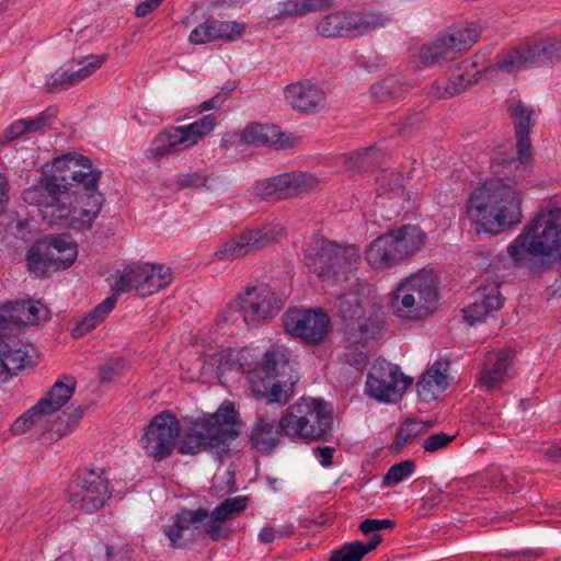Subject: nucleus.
<instances>
[{
  "label": "nucleus",
  "mask_w": 561,
  "mask_h": 561,
  "mask_svg": "<svg viewBox=\"0 0 561 561\" xmlns=\"http://www.w3.org/2000/svg\"><path fill=\"white\" fill-rule=\"evenodd\" d=\"M402 92V84L396 77L387 78L371 87V95L378 102L398 98Z\"/></svg>",
  "instance_id": "nucleus-44"
},
{
  "label": "nucleus",
  "mask_w": 561,
  "mask_h": 561,
  "mask_svg": "<svg viewBox=\"0 0 561 561\" xmlns=\"http://www.w3.org/2000/svg\"><path fill=\"white\" fill-rule=\"evenodd\" d=\"M172 277L171 268L163 264L134 263L117 271L107 280L112 295L116 297L129 291L148 297L170 285Z\"/></svg>",
  "instance_id": "nucleus-10"
},
{
  "label": "nucleus",
  "mask_w": 561,
  "mask_h": 561,
  "mask_svg": "<svg viewBox=\"0 0 561 561\" xmlns=\"http://www.w3.org/2000/svg\"><path fill=\"white\" fill-rule=\"evenodd\" d=\"M284 328L287 333L299 337L310 345L320 344L325 340L331 328L329 316L321 310H288L284 316Z\"/></svg>",
  "instance_id": "nucleus-19"
},
{
  "label": "nucleus",
  "mask_w": 561,
  "mask_h": 561,
  "mask_svg": "<svg viewBox=\"0 0 561 561\" xmlns=\"http://www.w3.org/2000/svg\"><path fill=\"white\" fill-rule=\"evenodd\" d=\"M503 304L499 283L488 282L478 289V299L463 309V317L470 324L482 322L491 312L501 309Z\"/></svg>",
  "instance_id": "nucleus-26"
},
{
  "label": "nucleus",
  "mask_w": 561,
  "mask_h": 561,
  "mask_svg": "<svg viewBox=\"0 0 561 561\" xmlns=\"http://www.w3.org/2000/svg\"><path fill=\"white\" fill-rule=\"evenodd\" d=\"M112 491L105 470L92 469L72 481L68 500L75 510L92 514L106 504Z\"/></svg>",
  "instance_id": "nucleus-14"
},
{
  "label": "nucleus",
  "mask_w": 561,
  "mask_h": 561,
  "mask_svg": "<svg viewBox=\"0 0 561 561\" xmlns=\"http://www.w3.org/2000/svg\"><path fill=\"white\" fill-rule=\"evenodd\" d=\"M162 0H145L140 2L135 10V14L137 18H145L150 14L153 10H156Z\"/></svg>",
  "instance_id": "nucleus-62"
},
{
  "label": "nucleus",
  "mask_w": 561,
  "mask_h": 561,
  "mask_svg": "<svg viewBox=\"0 0 561 561\" xmlns=\"http://www.w3.org/2000/svg\"><path fill=\"white\" fill-rule=\"evenodd\" d=\"M508 112L515 128L517 158H494L491 162L494 178L472 192L467 206L469 217L490 233L520 222L522 197L515 185L528 175L531 159L533 110L517 102Z\"/></svg>",
  "instance_id": "nucleus-2"
},
{
  "label": "nucleus",
  "mask_w": 561,
  "mask_h": 561,
  "mask_svg": "<svg viewBox=\"0 0 561 561\" xmlns=\"http://www.w3.org/2000/svg\"><path fill=\"white\" fill-rule=\"evenodd\" d=\"M423 243L421 229L407 225L375 239L366 251V260L375 270L388 268L415 254Z\"/></svg>",
  "instance_id": "nucleus-9"
},
{
  "label": "nucleus",
  "mask_w": 561,
  "mask_h": 561,
  "mask_svg": "<svg viewBox=\"0 0 561 561\" xmlns=\"http://www.w3.org/2000/svg\"><path fill=\"white\" fill-rule=\"evenodd\" d=\"M75 62L71 61L50 75L47 80V88L50 92L65 91L76 85L72 75V64Z\"/></svg>",
  "instance_id": "nucleus-45"
},
{
  "label": "nucleus",
  "mask_w": 561,
  "mask_h": 561,
  "mask_svg": "<svg viewBox=\"0 0 561 561\" xmlns=\"http://www.w3.org/2000/svg\"><path fill=\"white\" fill-rule=\"evenodd\" d=\"M277 201L290 198L309 192L318 185V180L310 173H285L274 176Z\"/></svg>",
  "instance_id": "nucleus-30"
},
{
  "label": "nucleus",
  "mask_w": 561,
  "mask_h": 561,
  "mask_svg": "<svg viewBox=\"0 0 561 561\" xmlns=\"http://www.w3.org/2000/svg\"><path fill=\"white\" fill-rule=\"evenodd\" d=\"M239 314H241L240 307H236L233 300L217 314V321L218 323H233L238 320Z\"/></svg>",
  "instance_id": "nucleus-59"
},
{
  "label": "nucleus",
  "mask_w": 561,
  "mask_h": 561,
  "mask_svg": "<svg viewBox=\"0 0 561 561\" xmlns=\"http://www.w3.org/2000/svg\"><path fill=\"white\" fill-rule=\"evenodd\" d=\"M47 414L37 408V403L18 417L11 425V432L14 435L24 434L33 426L41 423L42 419Z\"/></svg>",
  "instance_id": "nucleus-47"
},
{
  "label": "nucleus",
  "mask_w": 561,
  "mask_h": 561,
  "mask_svg": "<svg viewBox=\"0 0 561 561\" xmlns=\"http://www.w3.org/2000/svg\"><path fill=\"white\" fill-rule=\"evenodd\" d=\"M454 435H448L444 432L433 434L424 440L423 449L431 454L436 453L447 447L454 440Z\"/></svg>",
  "instance_id": "nucleus-54"
},
{
  "label": "nucleus",
  "mask_w": 561,
  "mask_h": 561,
  "mask_svg": "<svg viewBox=\"0 0 561 561\" xmlns=\"http://www.w3.org/2000/svg\"><path fill=\"white\" fill-rule=\"evenodd\" d=\"M480 35V28L473 23L468 24L462 28H458L450 34H446L456 53L468 50L478 42Z\"/></svg>",
  "instance_id": "nucleus-39"
},
{
  "label": "nucleus",
  "mask_w": 561,
  "mask_h": 561,
  "mask_svg": "<svg viewBox=\"0 0 561 561\" xmlns=\"http://www.w3.org/2000/svg\"><path fill=\"white\" fill-rule=\"evenodd\" d=\"M507 253L516 267L539 273L543 263L536 257L561 260V208L541 210L508 245Z\"/></svg>",
  "instance_id": "nucleus-4"
},
{
  "label": "nucleus",
  "mask_w": 561,
  "mask_h": 561,
  "mask_svg": "<svg viewBox=\"0 0 561 561\" xmlns=\"http://www.w3.org/2000/svg\"><path fill=\"white\" fill-rule=\"evenodd\" d=\"M387 19L375 12L335 11L323 15L316 25L325 38L363 36L386 24Z\"/></svg>",
  "instance_id": "nucleus-13"
},
{
  "label": "nucleus",
  "mask_w": 561,
  "mask_h": 561,
  "mask_svg": "<svg viewBox=\"0 0 561 561\" xmlns=\"http://www.w3.org/2000/svg\"><path fill=\"white\" fill-rule=\"evenodd\" d=\"M335 453L334 447L330 446H318L313 448V455L320 462V465L324 468H328L332 465L333 455Z\"/></svg>",
  "instance_id": "nucleus-58"
},
{
  "label": "nucleus",
  "mask_w": 561,
  "mask_h": 561,
  "mask_svg": "<svg viewBox=\"0 0 561 561\" xmlns=\"http://www.w3.org/2000/svg\"><path fill=\"white\" fill-rule=\"evenodd\" d=\"M49 253L55 256L57 267H69L77 257V247L67 236H57L47 245Z\"/></svg>",
  "instance_id": "nucleus-38"
},
{
  "label": "nucleus",
  "mask_w": 561,
  "mask_h": 561,
  "mask_svg": "<svg viewBox=\"0 0 561 561\" xmlns=\"http://www.w3.org/2000/svg\"><path fill=\"white\" fill-rule=\"evenodd\" d=\"M437 287L435 277L420 271L403 279L392 293L390 309L403 320L416 321L431 314L436 308Z\"/></svg>",
  "instance_id": "nucleus-6"
},
{
  "label": "nucleus",
  "mask_w": 561,
  "mask_h": 561,
  "mask_svg": "<svg viewBox=\"0 0 561 561\" xmlns=\"http://www.w3.org/2000/svg\"><path fill=\"white\" fill-rule=\"evenodd\" d=\"M416 469V465L411 459L402 460L398 463L392 465L382 479V484L385 486L397 485L400 482L407 480L411 477Z\"/></svg>",
  "instance_id": "nucleus-43"
},
{
  "label": "nucleus",
  "mask_w": 561,
  "mask_h": 561,
  "mask_svg": "<svg viewBox=\"0 0 561 561\" xmlns=\"http://www.w3.org/2000/svg\"><path fill=\"white\" fill-rule=\"evenodd\" d=\"M449 360L438 359L426 369L417 381V394L424 402L434 401L449 386Z\"/></svg>",
  "instance_id": "nucleus-27"
},
{
  "label": "nucleus",
  "mask_w": 561,
  "mask_h": 561,
  "mask_svg": "<svg viewBox=\"0 0 561 561\" xmlns=\"http://www.w3.org/2000/svg\"><path fill=\"white\" fill-rule=\"evenodd\" d=\"M252 351L243 347L238 353V363L242 371L248 374L253 397L266 403H287L298 381L297 363L291 352L283 345H273L264 353L263 359L251 368L248 358L252 357Z\"/></svg>",
  "instance_id": "nucleus-3"
},
{
  "label": "nucleus",
  "mask_w": 561,
  "mask_h": 561,
  "mask_svg": "<svg viewBox=\"0 0 561 561\" xmlns=\"http://www.w3.org/2000/svg\"><path fill=\"white\" fill-rule=\"evenodd\" d=\"M393 526L394 522L391 519H364L359 524V530L364 535L373 534V537L367 542L352 541L344 543L340 549L332 551L329 561H362L367 553L375 550L382 541V536L378 531Z\"/></svg>",
  "instance_id": "nucleus-21"
},
{
  "label": "nucleus",
  "mask_w": 561,
  "mask_h": 561,
  "mask_svg": "<svg viewBox=\"0 0 561 561\" xmlns=\"http://www.w3.org/2000/svg\"><path fill=\"white\" fill-rule=\"evenodd\" d=\"M400 367L385 359H376L366 379L365 393L379 402H397L412 385Z\"/></svg>",
  "instance_id": "nucleus-15"
},
{
  "label": "nucleus",
  "mask_w": 561,
  "mask_h": 561,
  "mask_svg": "<svg viewBox=\"0 0 561 561\" xmlns=\"http://www.w3.org/2000/svg\"><path fill=\"white\" fill-rule=\"evenodd\" d=\"M334 309L343 319H359L363 314V306L357 296H340Z\"/></svg>",
  "instance_id": "nucleus-49"
},
{
  "label": "nucleus",
  "mask_w": 561,
  "mask_h": 561,
  "mask_svg": "<svg viewBox=\"0 0 561 561\" xmlns=\"http://www.w3.org/2000/svg\"><path fill=\"white\" fill-rule=\"evenodd\" d=\"M238 435L237 411L231 402L226 401L214 414L191 422L179 451L182 455L202 451L221 454Z\"/></svg>",
  "instance_id": "nucleus-5"
},
{
  "label": "nucleus",
  "mask_w": 561,
  "mask_h": 561,
  "mask_svg": "<svg viewBox=\"0 0 561 561\" xmlns=\"http://www.w3.org/2000/svg\"><path fill=\"white\" fill-rule=\"evenodd\" d=\"M207 517V510L180 508L165 525L163 533L172 548L182 549L193 542L201 533L202 524Z\"/></svg>",
  "instance_id": "nucleus-20"
},
{
  "label": "nucleus",
  "mask_w": 561,
  "mask_h": 561,
  "mask_svg": "<svg viewBox=\"0 0 561 561\" xmlns=\"http://www.w3.org/2000/svg\"><path fill=\"white\" fill-rule=\"evenodd\" d=\"M334 0H283L277 3L274 18L279 20L297 19L332 8Z\"/></svg>",
  "instance_id": "nucleus-32"
},
{
  "label": "nucleus",
  "mask_w": 561,
  "mask_h": 561,
  "mask_svg": "<svg viewBox=\"0 0 561 561\" xmlns=\"http://www.w3.org/2000/svg\"><path fill=\"white\" fill-rule=\"evenodd\" d=\"M248 506L247 496L228 497L217 505L202 524L203 531L213 540L220 541L229 538L232 528L229 522L243 512Z\"/></svg>",
  "instance_id": "nucleus-22"
},
{
  "label": "nucleus",
  "mask_w": 561,
  "mask_h": 561,
  "mask_svg": "<svg viewBox=\"0 0 561 561\" xmlns=\"http://www.w3.org/2000/svg\"><path fill=\"white\" fill-rule=\"evenodd\" d=\"M16 308V301L0 306V336L3 339L15 336L19 332V320L15 319L18 316Z\"/></svg>",
  "instance_id": "nucleus-42"
},
{
  "label": "nucleus",
  "mask_w": 561,
  "mask_h": 561,
  "mask_svg": "<svg viewBox=\"0 0 561 561\" xmlns=\"http://www.w3.org/2000/svg\"><path fill=\"white\" fill-rule=\"evenodd\" d=\"M241 140L254 147L270 146L285 149L296 146L299 138L293 134L282 133L274 125L251 124L243 129Z\"/></svg>",
  "instance_id": "nucleus-25"
},
{
  "label": "nucleus",
  "mask_w": 561,
  "mask_h": 561,
  "mask_svg": "<svg viewBox=\"0 0 561 561\" xmlns=\"http://www.w3.org/2000/svg\"><path fill=\"white\" fill-rule=\"evenodd\" d=\"M284 94L288 104L302 113H317L327 105L323 90L309 80L287 85Z\"/></svg>",
  "instance_id": "nucleus-23"
},
{
  "label": "nucleus",
  "mask_w": 561,
  "mask_h": 561,
  "mask_svg": "<svg viewBox=\"0 0 561 561\" xmlns=\"http://www.w3.org/2000/svg\"><path fill=\"white\" fill-rule=\"evenodd\" d=\"M56 117V112L47 108L32 118H23L25 127L28 133H44L46 128L50 127Z\"/></svg>",
  "instance_id": "nucleus-50"
},
{
  "label": "nucleus",
  "mask_w": 561,
  "mask_h": 561,
  "mask_svg": "<svg viewBox=\"0 0 561 561\" xmlns=\"http://www.w3.org/2000/svg\"><path fill=\"white\" fill-rule=\"evenodd\" d=\"M479 73L480 71H477L474 75L469 76L465 72H457L451 75L447 80L436 81L432 94L437 99L453 98L476 83L478 81L476 76Z\"/></svg>",
  "instance_id": "nucleus-34"
},
{
  "label": "nucleus",
  "mask_w": 561,
  "mask_h": 561,
  "mask_svg": "<svg viewBox=\"0 0 561 561\" xmlns=\"http://www.w3.org/2000/svg\"><path fill=\"white\" fill-rule=\"evenodd\" d=\"M209 180V176L199 171L188 172L180 174L176 184L179 187H193V188H201L206 186L207 182Z\"/></svg>",
  "instance_id": "nucleus-53"
},
{
  "label": "nucleus",
  "mask_w": 561,
  "mask_h": 561,
  "mask_svg": "<svg viewBox=\"0 0 561 561\" xmlns=\"http://www.w3.org/2000/svg\"><path fill=\"white\" fill-rule=\"evenodd\" d=\"M36 351L33 345L14 336H0V364L9 375L31 367L36 363Z\"/></svg>",
  "instance_id": "nucleus-24"
},
{
  "label": "nucleus",
  "mask_w": 561,
  "mask_h": 561,
  "mask_svg": "<svg viewBox=\"0 0 561 561\" xmlns=\"http://www.w3.org/2000/svg\"><path fill=\"white\" fill-rule=\"evenodd\" d=\"M26 263L30 272L36 275H43L49 271H59L57 261L47 250V244L36 243L32 245L26 254Z\"/></svg>",
  "instance_id": "nucleus-35"
},
{
  "label": "nucleus",
  "mask_w": 561,
  "mask_h": 561,
  "mask_svg": "<svg viewBox=\"0 0 561 561\" xmlns=\"http://www.w3.org/2000/svg\"><path fill=\"white\" fill-rule=\"evenodd\" d=\"M215 27L213 25V21H206L198 26H196L190 34L188 41L195 45H202L209 42H214L215 39Z\"/></svg>",
  "instance_id": "nucleus-52"
},
{
  "label": "nucleus",
  "mask_w": 561,
  "mask_h": 561,
  "mask_svg": "<svg viewBox=\"0 0 561 561\" xmlns=\"http://www.w3.org/2000/svg\"><path fill=\"white\" fill-rule=\"evenodd\" d=\"M129 552L127 545H102L95 548L92 561H126L129 559Z\"/></svg>",
  "instance_id": "nucleus-46"
},
{
  "label": "nucleus",
  "mask_w": 561,
  "mask_h": 561,
  "mask_svg": "<svg viewBox=\"0 0 561 561\" xmlns=\"http://www.w3.org/2000/svg\"><path fill=\"white\" fill-rule=\"evenodd\" d=\"M285 431L275 419L259 416L250 433V444L261 454L270 455L279 445Z\"/></svg>",
  "instance_id": "nucleus-29"
},
{
  "label": "nucleus",
  "mask_w": 561,
  "mask_h": 561,
  "mask_svg": "<svg viewBox=\"0 0 561 561\" xmlns=\"http://www.w3.org/2000/svg\"><path fill=\"white\" fill-rule=\"evenodd\" d=\"M233 89H234V87L224 88L222 91L218 92L216 95H214L209 100L202 102L198 105V113H203V112L220 108L221 105L226 101L227 94L230 91H232Z\"/></svg>",
  "instance_id": "nucleus-57"
},
{
  "label": "nucleus",
  "mask_w": 561,
  "mask_h": 561,
  "mask_svg": "<svg viewBox=\"0 0 561 561\" xmlns=\"http://www.w3.org/2000/svg\"><path fill=\"white\" fill-rule=\"evenodd\" d=\"M101 176L89 158L67 153L56 158L50 170L22 192V198L50 225L90 229L105 202L99 191Z\"/></svg>",
  "instance_id": "nucleus-1"
},
{
  "label": "nucleus",
  "mask_w": 561,
  "mask_h": 561,
  "mask_svg": "<svg viewBox=\"0 0 561 561\" xmlns=\"http://www.w3.org/2000/svg\"><path fill=\"white\" fill-rule=\"evenodd\" d=\"M117 304L115 295H111L100 302L93 310L83 317L77 325L71 330V335L76 339L83 336L96 328Z\"/></svg>",
  "instance_id": "nucleus-33"
},
{
  "label": "nucleus",
  "mask_w": 561,
  "mask_h": 561,
  "mask_svg": "<svg viewBox=\"0 0 561 561\" xmlns=\"http://www.w3.org/2000/svg\"><path fill=\"white\" fill-rule=\"evenodd\" d=\"M9 201V183L7 178L0 173V215L4 211Z\"/></svg>",
  "instance_id": "nucleus-63"
},
{
  "label": "nucleus",
  "mask_w": 561,
  "mask_h": 561,
  "mask_svg": "<svg viewBox=\"0 0 561 561\" xmlns=\"http://www.w3.org/2000/svg\"><path fill=\"white\" fill-rule=\"evenodd\" d=\"M424 430L425 424L420 421H405L396 434L392 448L397 451L401 450L404 446L412 444L416 437L423 434Z\"/></svg>",
  "instance_id": "nucleus-40"
},
{
  "label": "nucleus",
  "mask_w": 561,
  "mask_h": 561,
  "mask_svg": "<svg viewBox=\"0 0 561 561\" xmlns=\"http://www.w3.org/2000/svg\"><path fill=\"white\" fill-rule=\"evenodd\" d=\"M359 260L354 245H341L327 239H314L305 254V264L319 278L332 283L346 280Z\"/></svg>",
  "instance_id": "nucleus-8"
},
{
  "label": "nucleus",
  "mask_w": 561,
  "mask_h": 561,
  "mask_svg": "<svg viewBox=\"0 0 561 561\" xmlns=\"http://www.w3.org/2000/svg\"><path fill=\"white\" fill-rule=\"evenodd\" d=\"M457 53L446 35L438 36L432 44L424 46L420 58L425 66H433L455 58Z\"/></svg>",
  "instance_id": "nucleus-37"
},
{
  "label": "nucleus",
  "mask_w": 561,
  "mask_h": 561,
  "mask_svg": "<svg viewBox=\"0 0 561 561\" xmlns=\"http://www.w3.org/2000/svg\"><path fill=\"white\" fill-rule=\"evenodd\" d=\"M255 194L264 199L277 201L276 183L274 176L257 181L254 187Z\"/></svg>",
  "instance_id": "nucleus-56"
},
{
  "label": "nucleus",
  "mask_w": 561,
  "mask_h": 561,
  "mask_svg": "<svg viewBox=\"0 0 561 561\" xmlns=\"http://www.w3.org/2000/svg\"><path fill=\"white\" fill-rule=\"evenodd\" d=\"M561 60V39L542 38L524 43L496 56L497 70L512 73L530 67L550 66Z\"/></svg>",
  "instance_id": "nucleus-12"
},
{
  "label": "nucleus",
  "mask_w": 561,
  "mask_h": 561,
  "mask_svg": "<svg viewBox=\"0 0 561 561\" xmlns=\"http://www.w3.org/2000/svg\"><path fill=\"white\" fill-rule=\"evenodd\" d=\"M286 237L285 228L280 224H268L261 227L245 229L238 238L224 242L214 256L218 261L236 260L262 250Z\"/></svg>",
  "instance_id": "nucleus-16"
},
{
  "label": "nucleus",
  "mask_w": 561,
  "mask_h": 561,
  "mask_svg": "<svg viewBox=\"0 0 561 561\" xmlns=\"http://www.w3.org/2000/svg\"><path fill=\"white\" fill-rule=\"evenodd\" d=\"M457 53L446 35L438 36L432 44L424 46L420 58L425 66H433L455 58Z\"/></svg>",
  "instance_id": "nucleus-36"
},
{
  "label": "nucleus",
  "mask_w": 561,
  "mask_h": 561,
  "mask_svg": "<svg viewBox=\"0 0 561 561\" xmlns=\"http://www.w3.org/2000/svg\"><path fill=\"white\" fill-rule=\"evenodd\" d=\"M106 55H95L83 58L78 61L77 65L81 66L78 69H75L72 66V75L73 81L76 84L80 83L84 79L89 78L92 73H94L106 61Z\"/></svg>",
  "instance_id": "nucleus-48"
},
{
  "label": "nucleus",
  "mask_w": 561,
  "mask_h": 561,
  "mask_svg": "<svg viewBox=\"0 0 561 561\" xmlns=\"http://www.w3.org/2000/svg\"><path fill=\"white\" fill-rule=\"evenodd\" d=\"M344 360L350 366L357 370L366 368L369 362V356L366 351L355 348H348L344 354Z\"/></svg>",
  "instance_id": "nucleus-55"
},
{
  "label": "nucleus",
  "mask_w": 561,
  "mask_h": 561,
  "mask_svg": "<svg viewBox=\"0 0 561 561\" xmlns=\"http://www.w3.org/2000/svg\"><path fill=\"white\" fill-rule=\"evenodd\" d=\"M217 124V117L207 114L191 124L170 127L156 136L145 153L146 158L160 160L190 149L209 135Z\"/></svg>",
  "instance_id": "nucleus-11"
},
{
  "label": "nucleus",
  "mask_w": 561,
  "mask_h": 561,
  "mask_svg": "<svg viewBox=\"0 0 561 561\" xmlns=\"http://www.w3.org/2000/svg\"><path fill=\"white\" fill-rule=\"evenodd\" d=\"M248 327L259 328L272 320L283 308L278 295L267 285L249 286L234 299Z\"/></svg>",
  "instance_id": "nucleus-17"
},
{
  "label": "nucleus",
  "mask_w": 561,
  "mask_h": 561,
  "mask_svg": "<svg viewBox=\"0 0 561 561\" xmlns=\"http://www.w3.org/2000/svg\"><path fill=\"white\" fill-rule=\"evenodd\" d=\"M442 502V494L437 493L431 496H427L423 500V503L421 505V510L427 513L428 511L436 507Z\"/></svg>",
  "instance_id": "nucleus-64"
},
{
  "label": "nucleus",
  "mask_w": 561,
  "mask_h": 561,
  "mask_svg": "<svg viewBox=\"0 0 561 561\" xmlns=\"http://www.w3.org/2000/svg\"><path fill=\"white\" fill-rule=\"evenodd\" d=\"M215 39L232 41L240 36L243 27L236 22L213 21Z\"/></svg>",
  "instance_id": "nucleus-51"
},
{
  "label": "nucleus",
  "mask_w": 561,
  "mask_h": 561,
  "mask_svg": "<svg viewBox=\"0 0 561 561\" xmlns=\"http://www.w3.org/2000/svg\"><path fill=\"white\" fill-rule=\"evenodd\" d=\"M512 359V350L504 348L497 352H489L484 357L480 373V385L486 390L501 387L506 380L507 368Z\"/></svg>",
  "instance_id": "nucleus-28"
},
{
  "label": "nucleus",
  "mask_w": 561,
  "mask_h": 561,
  "mask_svg": "<svg viewBox=\"0 0 561 561\" xmlns=\"http://www.w3.org/2000/svg\"><path fill=\"white\" fill-rule=\"evenodd\" d=\"M331 424L332 409L322 399L301 398L279 419L286 437L313 442L325 439Z\"/></svg>",
  "instance_id": "nucleus-7"
},
{
  "label": "nucleus",
  "mask_w": 561,
  "mask_h": 561,
  "mask_svg": "<svg viewBox=\"0 0 561 561\" xmlns=\"http://www.w3.org/2000/svg\"><path fill=\"white\" fill-rule=\"evenodd\" d=\"M392 180L389 181L388 185L389 188H387L383 183H381L377 191L379 195L382 194H398L402 188V176L400 174H391Z\"/></svg>",
  "instance_id": "nucleus-61"
},
{
  "label": "nucleus",
  "mask_w": 561,
  "mask_h": 561,
  "mask_svg": "<svg viewBox=\"0 0 561 561\" xmlns=\"http://www.w3.org/2000/svg\"><path fill=\"white\" fill-rule=\"evenodd\" d=\"M25 134H27V128L24 119H18L5 129L4 137L8 141H13Z\"/></svg>",
  "instance_id": "nucleus-60"
},
{
  "label": "nucleus",
  "mask_w": 561,
  "mask_h": 561,
  "mask_svg": "<svg viewBox=\"0 0 561 561\" xmlns=\"http://www.w3.org/2000/svg\"><path fill=\"white\" fill-rule=\"evenodd\" d=\"M180 433L178 417L169 411L161 412L147 425L140 439L141 447L146 455L160 461L172 454Z\"/></svg>",
  "instance_id": "nucleus-18"
},
{
  "label": "nucleus",
  "mask_w": 561,
  "mask_h": 561,
  "mask_svg": "<svg viewBox=\"0 0 561 561\" xmlns=\"http://www.w3.org/2000/svg\"><path fill=\"white\" fill-rule=\"evenodd\" d=\"M15 319L19 320V325L35 324L39 320L47 318V309L39 302L33 301H16Z\"/></svg>",
  "instance_id": "nucleus-41"
},
{
  "label": "nucleus",
  "mask_w": 561,
  "mask_h": 561,
  "mask_svg": "<svg viewBox=\"0 0 561 561\" xmlns=\"http://www.w3.org/2000/svg\"><path fill=\"white\" fill-rule=\"evenodd\" d=\"M77 382L71 376H62L49 389L45 398L37 402V408L51 414L61 409L72 397Z\"/></svg>",
  "instance_id": "nucleus-31"
}]
</instances>
